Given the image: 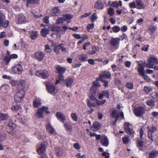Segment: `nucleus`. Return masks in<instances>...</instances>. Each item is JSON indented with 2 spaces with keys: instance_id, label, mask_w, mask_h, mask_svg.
Instances as JSON below:
<instances>
[{
  "instance_id": "f257e3e1",
  "label": "nucleus",
  "mask_w": 158,
  "mask_h": 158,
  "mask_svg": "<svg viewBox=\"0 0 158 158\" xmlns=\"http://www.w3.org/2000/svg\"><path fill=\"white\" fill-rule=\"evenodd\" d=\"M47 147V143L46 142L38 144L36 146L37 152L40 156V158H48L45 154Z\"/></svg>"
},
{
  "instance_id": "f03ea898",
  "label": "nucleus",
  "mask_w": 158,
  "mask_h": 158,
  "mask_svg": "<svg viewBox=\"0 0 158 158\" xmlns=\"http://www.w3.org/2000/svg\"><path fill=\"white\" fill-rule=\"evenodd\" d=\"M118 38H112L109 41L110 44V49L112 52H114L117 50L119 48V41Z\"/></svg>"
},
{
  "instance_id": "7ed1b4c3",
  "label": "nucleus",
  "mask_w": 158,
  "mask_h": 158,
  "mask_svg": "<svg viewBox=\"0 0 158 158\" xmlns=\"http://www.w3.org/2000/svg\"><path fill=\"white\" fill-rule=\"evenodd\" d=\"M25 91L23 89H19L15 94V100L16 103L20 102L22 101L25 96Z\"/></svg>"
},
{
  "instance_id": "20e7f679",
  "label": "nucleus",
  "mask_w": 158,
  "mask_h": 158,
  "mask_svg": "<svg viewBox=\"0 0 158 158\" xmlns=\"http://www.w3.org/2000/svg\"><path fill=\"white\" fill-rule=\"evenodd\" d=\"M45 85L48 93L52 95L55 94L57 93L56 88L55 85L49 82H45Z\"/></svg>"
},
{
  "instance_id": "39448f33",
  "label": "nucleus",
  "mask_w": 158,
  "mask_h": 158,
  "mask_svg": "<svg viewBox=\"0 0 158 158\" xmlns=\"http://www.w3.org/2000/svg\"><path fill=\"white\" fill-rule=\"evenodd\" d=\"M48 110V107L46 106H43L38 109L37 111L35 114L36 116L39 118H43L42 114L44 112L46 113L47 114L50 113Z\"/></svg>"
},
{
  "instance_id": "423d86ee",
  "label": "nucleus",
  "mask_w": 158,
  "mask_h": 158,
  "mask_svg": "<svg viewBox=\"0 0 158 158\" xmlns=\"http://www.w3.org/2000/svg\"><path fill=\"white\" fill-rule=\"evenodd\" d=\"M23 71L22 65L20 64L15 65L11 69V71L13 73L21 74Z\"/></svg>"
},
{
  "instance_id": "0eeeda50",
  "label": "nucleus",
  "mask_w": 158,
  "mask_h": 158,
  "mask_svg": "<svg viewBox=\"0 0 158 158\" xmlns=\"http://www.w3.org/2000/svg\"><path fill=\"white\" fill-rule=\"evenodd\" d=\"M16 127L15 124L12 122H9L6 126V131L10 134L13 135V132Z\"/></svg>"
},
{
  "instance_id": "6e6552de",
  "label": "nucleus",
  "mask_w": 158,
  "mask_h": 158,
  "mask_svg": "<svg viewBox=\"0 0 158 158\" xmlns=\"http://www.w3.org/2000/svg\"><path fill=\"white\" fill-rule=\"evenodd\" d=\"M134 111V114L136 116L140 117L145 113V110L143 106H139L135 108Z\"/></svg>"
},
{
  "instance_id": "1a4fd4ad",
  "label": "nucleus",
  "mask_w": 158,
  "mask_h": 158,
  "mask_svg": "<svg viewBox=\"0 0 158 158\" xmlns=\"http://www.w3.org/2000/svg\"><path fill=\"white\" fill-rule=\"evenodd\" d=\"M148 63L146 66L149 68H152L154 64L157 63L158 60L156 57L154 56L151 57L148 60Z\"/></svg>"
},
{
  "instance_id": "9d476101",
  "label": "nucleus",
  "mask_w": 158,
  "mask_h": 158,
  "mask_svg": "<svg viewBox=\"0 0 158 158\" xmlns=\"http://www.w3.org/2000/svg\"><path fill=\"white\" fill-rule=\"evenodd\" d=\"M124 126L125 132L130 135H133L135 131H133V129L129 127V123L128 122L125 123Z\"/></svg>"
},
{
  "instance_id": "9b49d317",
  "label": "nucleus",
  "mask_w": 158,
  "mask_h": 158,
  "mask_svg": "<svg viewBox=\"0 0 158 158\" xmlns=\"http://www.w3.org/2000/svg\"><path fill=\"white\" fill-rule=\"evenodd\" d=\"M11 109L14 111L19 112L17 114L15 115L16 117H18V116L20 115V113L22 112L23 110L21 105L18 104L12 105L11 107Z\"/></svg>"
},
{
  "instance_id": "f8f14e48",
  "label": "nucleus",
  "mask_w": 158,
  "mask_h": 158,
  "mask_svg": "<svg viewBox=\"0 0 158 158\" xmlns=\"http://www.w3.org/2000/svg\"><path fill=\"white\" fill-rule=\"evenodd\" d=\"M97 91L95 90L93 87H90L89 97L91 100L94 101H95L97 99L96 95Z\"/></svg>"
},
{
  "instance_id": "ddd939ff",
  "label": "nucleus",
  "mask_w": 158,
  "mask_h": 158,
  "mask_svg": "<svg viewBox=\"0 0 158 158\" xmlns=\"http://www.w3.org/2000/svg\"><path fill=\"white\" fill-rule=\"evenodd\" d=\"M110 95L109 92L107 90H102L98 94V98L100 100H102L105 97L108 99L109 98Z\"/></svg>"
},
{
  "instance_id": "4468645a",
  "label": "nucleus",
  "mask_w": 158,
  "mask_h": 158,
  "mask_svg": "<svg viewBox=\"0 0 158 158\" xmlns=\"http://www.w3.org/2000/svg\"><path fill=\"white\" fill-rule=\"evenodd\" d=\"M100 143L103 146L107 147L109 144V142L107 136L106 135H103L101 137Z\"/></svg>"
},
{
  "instance_id": "2eb2a0df",
  "label": "nucleus",
  "mask_w": 158,
  "mask_h": 158,
  "mask_svg": "<svg viewBox=\"0 0 158 158\" xmlns=\"http://www.w3.org/2000/svg\"><path fill=\"white\" fill-rule=\"evenodd\" d=\"M36 59L39 61H42L45 57V54L41 51H39L36 52L35 54Z\"/></svg>"
},
{
  "instance_id": "dca6fc26",
  "label": "nucleus",
  "mask_w": 158,
  "mask_h": 158,
  "mask_svg": "<svg viewBox=\"0 0 158 158\" xmlns=\"http://www.w3.org/2000/svg\"><path fill=\"white\" fill-rule=\"evenodd\" d=\"M56 117L57 119L62 123H64L66 119L65 115L60 112H57Z\"/></svg>"
},
{
  "instance_id": "f3484780",
  "label": "nucleus",
  "mask_w": 158,
  "mask_h": 158,
  "mask_svg": "<svg viewBox=\"0 0 158 158\" xmlns=\"http://www.w3.org/2000/svg\"><path fill=\"white\" fill-rule=\"evenodd\" d=\"M111 76V74L109 71H105L102 72V74L99 75V78L100 80L104 78L109 79L110 77Z\"/></svg>"
},
{
  "instance_id": "a211bd4d",
  "label": "nucleus",
  "mask_w": 158,
  "mask_h": 158,
  "mask_svg": "<svg viewBox=\"0 0 158 158\" xmlns=\"http://www.w3.org/2000/svg\"><path fill=\"white\" fill-rule=\"evenodd\" d=\"M51 15L53 16H59L60 14V10L59 7L58 6L54 7L51 10Z\"/></svg>"
},
{
  "instance_id": "6ab92c4d",
  "label": "nucleus",
  "mask_w": 158,
  "mask_h": 158,
  "mask_svg": "<svg viewBox=\"0 0 158 158\" xmlns=\"http://www.w3.org/2000/svg\"><path fill=\"white\" fill-rule=\"evenodd\" d=\"M18 88L20 89H23L25 91L27 90L25 87V81L23 80H20L18 84Z\"/></svg>"
},
{
  "instance_id": "aec40b11",
  "label": "nucleus",
  "mask_w": 158,
  "mask_h": 158,
  "mask_svg": "<svg viewBox=\"0 0 158 158\" xmlns=\"http://www.w3.org/2000/svg\"><path fill=\"white\" fill-rule=\"evenodd\" d=\"M56 68L59 74H63L65 73L66 70L65 68L61 67L59 65L56 66Z\"/></svg>"
},
{
  "instance_id": "412c9836",
  "label": "nucleus",
  "mask_w": 158,
  "mask_h": 158,
  "mask_svg": "<svg viewBox=\"0 0 158 158\" xmlns=\"http://www.w3.org/2000/svg\"><path fill=\"white\" fill-rule=\"evenodd\" d=\"M104 7V5L102 1L98 0L94 4V7L98 9H102Z\"/></svg>"
},
{
  "instance_id": "4be33fe9",
  "label": "nucleus",
  "mask_w": 158,
  "mask_h": 158,
  "mask_svg": "<svg viewBox=\"0 0 158 158\" xmlns=\"http://www.w3.org/2000/svg\"><path fill=\"white\" fill-rule=\"evenodd\" d=\"M101 127L100 123L97 122H95L93 124L92 129L94 131H97L99 130Z\"/></svg>"
},
{
  "instance_id": "5701e85b",
  "label": "nucleus",
  "mask_w": 158,
  "mask_h": 158,
  "mask_svg": "<svg viewBox=\"0 0 158 158\" xmlns=\"http://www.w3.org/2000/svg\"><path fill=\"white\" fill-rule=\"evenodd\" d=\"M135 3L137 6L136 8L138 9H142L144 8L145 6L142 1L140 0H136Z\"/></svg>"
},
{
  "instance_id": "b1692460",
  "label": "nucleus",
  "mask_w": 158,
  "mask_h": 158,
  "mask_svg": "<svg viewBox=\"0 0 158 158\" xmlns=\"http://www.w3.org/2000/svg\"><path fill=\"white\" fill-rule=\"evenodd\" d=\"M48 28L52 31L58 32L60 31V27L55 24H52Z\"/></svg>"
},
{
  "instance_id": "393cba45",
  "label": "nucleus",
  "mask_w": 158,
  "mask_h": 158,
  "mask_svg": "<svg viewBox=\"0 0 158 158\" xmlns=\"http://www.w3.org/2000/svg\"><path fill=\"white\" fill-rule=\"evenodd\" d=\"M138 139L136 140V145L139 149L143 151L142 147L143 146L144 141L142 140Z\"/></svg>"
},
{
  "instance_id": "a878e982",
  "label": "nucleus",
  "mask_w": 158,
  "mask_h": 158,
  "mask_svg": "<svg viewBox=\"0 0 158 158\" xmlns=\"http://www.w3.org/2000/svg\"><path fill=\"white\" fill-rule=\"evenodd\" d=\"M63 17L64 21H65L69 23H70V20L72 19L73 16L71 14H67L64 15Z\"/></svg>"
},
{
  "instance_id": "bb28decb",
  "label": "nucleus",
  "mask_w": 158,
  "mask_h": 158,
  "mask_svg": "<svg viewBox=\"0 0 158 158\" xmlns=\"http://www.w3.org/2000/svg\"><path fill=\"white\" fill-rule=\"evenodd\" d=\"M46 130L50 133L53 134L55 132V129L53 127L50 123H48L46 126Z\"/></svg>"
},
{
  "instance_id": "cd10ccee",
  "label": "nucleus",
  "mask_w": 158,
  "mask_h": 158,
  "mask_svg": "<svg viewBox=\"0 0 158 158\" xmlns=\"http://www.w3.org/2000/svg\"><path fill=\"white\" fill-rule=\"evenodd\" d=\"M40 1V0H26L27 7H28L30 4L33 5L37 4L39 3Z\"/></svg>"
},
{
  "instance_id": "c85d7f7f",
  "label": "nucleus",
  "mask_w": 158,
  "mask_h": 158,
  "mask_svg": "<svg viewBox=\"0 0 158 158\" xmlns=\"http://www.w3.org/2000/svg\"><path fill=\"white\" fill-rule=\"evenodd\" d=\"M26 21V17L23 14H20L18 16V23L22 24L24 23Z\"/></svg>"
},
{
  "instance_id": "c756f323",
  "label": "nucleus",
  "mask_w": 158,
  "mask_h": 158,
  "mask_svg": "<svg viewBox=\"0 0 158 158\" xmlns=\"http://www.w3.org/2000/svg\"><path fill=\"white\" fill-rule=\"evenodd\" d=\"M64 125L65 129L67 131H72L73 130L72 126L70 123L66 122L64 124Z\"/></svg>"
},
{
  "instance_id": "7c9ffc66",
  "label": "nucleus",
  "mask_w": 158,
  "mask_h": 158,
  "mask_svg": "<svg viewBox=\"0 0 158 158\" xmlns=\"http://www.w3.org/2000/svg\"><path fill=\"white\" fill-rule=\"evenodd\" d=\"M49 30L47 28H44L42 29L40 34L41 35L44 37H46L47 35L49 34Z\"/></svg>"
},
{
  "instance_id": "2f4dec72",
  "label": "nucleus",
  "mask_w": 158,
  "mask_h": 158,
  "mask_svg": "<svg viewBox=\"0 0 158 158\" xmlns=\"http://www.w3.org/2000/svg\"><path fill=\"white\" fill-rule=\"evenodd\" d=\"M64 81L66 86L67 87H69L72 85L73 82V80L72 78L69 77L66 79Z\"/></svg>"
},
{
  "instance_id": "473e14b6",
  "label": "nucleus",
  "mask_w": 158,
  "mask_h": 158,
  "mask_svg": "<svg viewBox=\"0 0 158 158\" xmlns=\"http://www.w3.org/2000/svg\"><path fill=\"white\" fill-rule=\"evenodd\" d=\"M63 45L64 44L63 43L58 45L55 47L54 49V51L56 52L57 49H60L63 52H66L67 50L66 48L64 47L63 46Z\"/></svg>"
},
{
  "instance_id": "72a5a7b5",
  "label": "nucleus",
  "mask_w": 158,
  "mask_h": 158,
  "mask_svg": "<svg viewBox=\"0 0 158 158\" xmlns=\"http://www.w3.org/2000/svg\"><path fill=\"white\" fill-rule=\"evenodd\" d=\"M93 85L91 87H93L95 90H97V88L100 87L101 85L100 83L96 80L93 81L92 83Z\"/></svg>"
},
{
  "instance_id": "f704fd0d",
  "label": "nucleus",
  "mask_w": 158,
  "mask_h": 158,
  "mask_svg": "<svg viewBox=\"0 0 158 158\" xmlns=\"http://www.w3.org/2000/svg\"><path fill=\"white\" fill-rule=\"evenodd\" d=\"M78 59L82 62L86 61L88 58L87 56L85 54H81L78 56Z\"/></svg>"
},
{
  "instance_id": "c9c22d12",
  "label": "nucleus",
  "mask_w": 158,
  "mask_h": 158,
  "mask_svg": "<svg viewBox=\"0 0 158 158\" xmlns=\"http://www.w3.org/2000/svg\"><path fill=\"white\" fill-rule=\"evenodd\" d=\"M158 154V151H152L149 153L148 158H154Z\"/></svg>"
},
{
  "instance_id": "e433bc0d",
  "label": "nucleus",
  "mask_w": 158,
  "mask_h": 158,
  "mask_svg": "<svg viewBox=\"0 0 158 158\" xmlns=\"http://www.w3.org/2000/svg\"><path fill=\"white\" fill-rule=\"evenodd\" d=\"M8 118L7 114L0 112V122L5 120Z\"/></svg>"
},
{
  "instance_id": "4c0bfd02",
  "label": "nucleus",
  "mask_w": 158,
  "mask_h": 158,
  "mask_svg": "<svg viewBox=\"0 0 158 158\" xmlns=\"http://www.w3.org/2000/svg\"><path fill=\"white\" fill-rule=\"evenodd\" d=\"M98 51V49L96 46H93L92 48V50L87 52V53L89 55H93L96 53Z\"/></svg>"
},
{
  "instance_id": "58836bf2",
  "label": "nucleus",
  "mask_w": 158,
  "mask_h": 158,
  "mask_svg": "<svg viewBox=\"0 0 158 158\" xmlns=\"http://www.w3.org/2000/svg\"><path fill=\"white\" fill-rule=\"evenodd\" d=\"M140 66V67L138 68V72L140 76L143 75L144 72V66L140 64H139Z\"/></svg>"
},
{
  "instance_id": "ea45409f",
  "label": "nucleus",
  "mask_w": 158,
  "mask_h": 158,
  "mask_svg": "<svg viewBox=\"0 0 158 158\" xmlns=\"http://www.w3.org/2000/svg\"><path fill=\"white\" fill-rule=\"evenodd\" d=\"M10 60V58L9 56H6L2 60V62L5 64L8 65L9 63Z\"/></svg>"
},
{
  "instance_id": "a19ab883",
  "label": "nucleus",
  "mask_w": 158,
  "mask_h": 158,
  "mask_svg": "<svg viewBox=\"0 0 158 158\" xmlns=\"http://www.w3.org/2000/svg\"><path fill=\"white\" fill-rule=\"evenodd\" d=\"M156 28L154 26H151L147 30V31L151 35L153 34L155 30H156Z\"/></svg>"
},
{
  "instance_id": "79ce46f5",
  "label": "nucleus",
  "mask_w": 158,
  "mask_h": 158,
  "mask_svg": "<svg viewBox=\"0 0 158 158\" xmlns=\"http://www.w3.org/2000/svg\"><path fill=\"white\" fill-rule=\"evenodd\" d=\"M41 104V102L38 100L37 99H35L33 102V105L35 108L38 107Z\"/></svg>"
},
{
  "instance_id": "37998d69",
  "label": "nucleus",
  "mask_w": 158,
  "mask_h": 158,
  "mask_svg": "<svg viewBox=\"0 0 158 158\" xmlns=\"http://www.w3.org/2000/svg\"><path fill=\"white\" fill-rule=\"evenodd\" d=\"M48 76L49 73L47 70H44L41 72V78L45 79L48 77Z\"/></svg>"
},
{
  "instance_id": "c03bdc74",
  "label": "nucleus",
  "mask_w": 158,
  "mask_h": 158,
  "mask_svg": "<svg viewBox=\"0 0 158 158\" xmlns=\"http://www.w3.org/2000/svg\"><path fill=\"white\" fill-rule=\"evenodd\" d=\"M150 132V131H148V139L150 140L149 142L152 143L153 141V133H152Z\"/></svg>"
},
{
  "instance_id": "a18cd8bd",
  "label": "nucleus",
  "mask_w": 158,
  "mask_h": 158,
  "mask_svg": "<svg viewBox=\"0 0 158 158\" xmlns=\"http://www.w3.org/2000/svg\"><path fill=\"white\" fill-rule=\"evenodd\" d=\"M71 117L73 121L75 122L77 121L78 117L76 113H72L71 114Z\"/></svg>"
},
{
  "instance_id": "49530a36",
  "label": "nucleus",
  "mask_w": 158,
  "mask_h": 158,
  "mask_svg": "<svg viewBox=\"0 0 158 158\" xmlns=\"http://www.w3.org/2000/svg\"><path fill=\"white\" fill-rule=\"evenodd\" d=\"M6 135L5 133H0V143L6 140Z\"/></svg>"
},
{
  "instance_id": "de8ad7c7",
  "label": "nucleus",
  "mask_w": 158,
  "mask_h": 158,
  "mask_svg": "<svg viewBox=\"0 0 158 158\" xmlns=\"http://www.w3.org/2000/svg\"><path fill=\"white\" fill-rule=\"evenodd\" d=\"M44 52L48 53H51L52 52L51 49L50 48L49 45L48 44L45 45Z\"/></svg>"
},
{
  "instance_id": "09e8293b",
  "label": "nucleus",
  "mask_w": 158,
  "mask_h": 158,
  "mask_svg": "<svg viewBox=\"0 0 158 158\" xmlns=\"http://www.w3.org/2000/svg\"><path fill=\"white\" fill-rule=\"evenodd\" d=\"M96 13H94L92 15L89 17L92 23H94L95 20L98 18L96 16Z\"/></svg>"
},
{
  "instance_id": "8fccbe9b",
  "label": "nucleus",
  "mask_w": 158,
  "mask_h": 158,
  "mask_svg": "<svg viewBox=\"0 0 158 158\" xmlns=\"http://www.w3.org/2000/svg\"><path fill=\"white\" fill-rule=\"evenodd\" d=\"M112 29L113 32L117 33L120 31V28L119 26H115L112 28Z\"/></svg>"
},
{
  "instance_id": "3c124183",
  "label": "nucleus",
  "mask_w": 158,
  "mask_h": 158,
  "mask_svg": "<svg viewBox=\"0 0 158 158\" xmlns=\"http://www.w3.org/2000/svg\"><path fill=\"white\" fill-rule=\"evenodd\" d=\"M146 104L149 106H154L155 105L154 102L153 100H148L146 102Z\"/></svg>"
},
{
  "instance_id": "603ef678",
  "label": "nucleus",
  "mask_w": 158,
  "mask_h": 158,
  "mask_svg": "<svg viewBox=\"0 0 158 158\" xmlns=\"http://www.w3.org/2000/svg\"><path fill=\"white\" fill-rule=\"evenodd\" d=\"M64 22V18L62 17L59 18L56 20V23L57 25H59L61 23H63Z\"/></svg>"
},
{
  "instance_id": "864d4df0",
  "label": "nucleus",
  "mask_w": 158,
  "mask_h": 158,
  "mask_svg": "<svg viewBox=\"0 0 158 158\" xmlns=\"http://www.w3.org/2000/svg\"><path fill=\"white\" fill-rule=\"evenodd\" d=\"M95 101H96V103L98 105H103L106 102V100H105L100 101L97 99Z\"/></svg>"
},
{
  "instance_id": "5fc2aeb1",
  "label": "nucleus",
  "mask_w": 158,
  "mask_h": 158,
  "mask_svg": "<svg viewBox=\"0 0 158 158\" xmlns=\"http://www.w3.org/2000/svg\"><path fill=\"white\" fill-rule=\"evenodd\" d=\"M129 89H132L133 88L134 85L133 83L127 82L125 85Z\"/></svg>"
},
{
  "instance_id": "6e6d98bb",
  "label": "nucleus",
  "mask_w": 158,
  "mask_h": 158,
  "mask_svg": "<svg viewBox=\"0 0 158 158\" xmlns=\"http://www.w3.org/2000/svg\"><path fill=\"white\" fill-rule=\"evenodd\" d=\"M37 33L32 31L31 34L30 38L32 40H35L37 38Z\"/></svg>"
},
{
  "instance_id": "4d7b16f0",
  "label": "nucleus",
  "mask_w": 158,
  "mask_h": 158,
  "mask_svg": "<svg viewBox=\"0 0 158 158\" xmlns=\"http://www.w3.org/2000/svg\"><path fill=\"white\" fill-rule=\"evenodd\" d=\"M143 90L144 92L148 94L152 90V89L150 87L145 86L144 87Z\"/></svg>"
},
{
  "instance_id": "13d9d810",
  "label": "nucleus",
  "mask_w": 158,
  "mask_h": 158,
  "mask_svg": "<svg viewBox=\"0 0 158 158\" xmlns=\"http://www.w3.org/2000/svg\"><path fill=\"white\" fill-rule=\"evenodd\" d=\"M108 14L110 16H112L114 14V10L112 8H109L108 10Z\"/></svg>"
},
{
  "instance_id": "bf43d9fd",
  "label": "nucleus",
  "mask_w": 158,
  "mask_h": 158,
  "mask_svg": "<svg viewBox=\"0 0 158 158\" xmlns=\"http://www.w3.org/2000/svg\"><path fill=\"white\" fill-rule=\"evenodd\" d=\"M127 36L126 34L124 33H123L121 35L119 36V37H117L118 39V40L119 41V40H122L124 39H126L127 38Z\"/></svg>"
},
{
  "instance_id": "052dcab7",
  "label": "nucleus",
  "mask_w": 158,
  "mask_h": 158,
  "mask_svg": "<svg viewBox=\"0 0 158 158\" xmlns=\"http://www.w3.org/2000/svg\"><path fill=\"white\" fill-rule=\"evenodd\" d=\"M148 131H150L152 133H153L154 132L157 130L156 128L154 126H152L151 127V129L149 127H148Z\"/></svg>"
},
{
  "instance_id": "680f3d73",
  "label": "nucleus",
  "mask_w": 158,
  "mask_h": 158,
  "mask_svg": "<svg viewBox=\"0 0 158 158\" xmlns=\"http://www.w3.org/2000/svg\"><path fill=\"white\" fill-rule=\"evenodd\" d=\"M123 143L124 144L127 143L129 141V139L128 137H123L122 138Z\"/></svg>"
},
{
  "instance_id": "e2e57ef3",
  "label": "nucleus",
  "mask_w": 158,
  "mask_h": 158,
  "mask_svg": "<svg viewBox=\"0 0 158 158\" xmlns=\"http://www.w3.org/2000/svg\"><path fill=\"white\" fill-rule=\"evenodd\" d=\"M87 104L88 106L89 107H95V105L93 102H91L89 100H88L87 102Z\"/></svg>"
},
{
  "instance_id": "0e129e2a",
  "label": "nucleus",
  "mask_w": 158,
  "mask_h": 158,
  "mask_svg": "<svg viewBox=\"0 0 158 158\" xmlns=\"http://www.w3.org/2000/svg\"><path fill=\"white\" fill-rule=\"evenodd\" d=\"M129 7L130 8H136V4L134 2H132L129 3Z\"/></svg>"
},
{
  "instance_id": "69168bd1",
  "label": "nucleus",
  "mask_w": 158,
  "mask_h": 158,
  "mask_svg": "<svg viewBox=\"0 0 158 158\" xmlns=\"http://www.w3.org/2000/svg\"><path fill=\"white\" fill-rule=\"evenodd\" d=\"M9 21L6 20L4 23H3L2 25H1V27H3L4 28L7 27L9 25Z\"/></svg>"
},
{
  "instance_id": "338daca9",
  "label": "nucleus",
  "mask_w": 158,
  "mask_h": 158,
  "mask_svg": "<svg viewBox=\"0 0 158 158\" xmlns=\"http://www.w3.org/2000/svg\"><path fill=\"white\" fill-rule=\"evenodd\" d=\"M94 27V24L93 23H90L88 25L87 27V29L88 31L90 29H93Z\"/></svg>"
},
{
  "instance_id": "774afa93",
  "label": "nucleus",
  "mask_w": 158,
  "mask_h": 158,
  "mask_svg": "<svg viewBox=\"0 0 158 158\" xmlns=\"http://www.w3.org/2000/svg\"><path fill=\"white\" fill-rule=\"evenodd\" d=\"M76 156L77 158H86V156L85 154H83L81 156L80 153H78L76 155Z\"/></svg>"
}]
</instances>
